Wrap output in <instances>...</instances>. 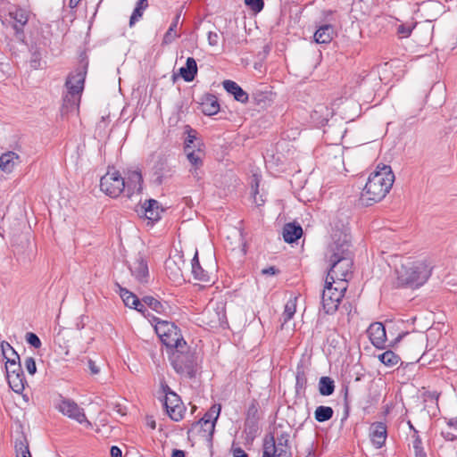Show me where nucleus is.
<instances>
[{"instance_id": "1", "label": "nucleus", "mask_w": 457, "mask_h": 457, "mask_svg": "<svg viewBox=\"0 0 457 457\" xmlns=\"http://www.w3.org/2000/svg\"><path fill=\"white\" fill-rule=\"evenodd\" d=\"M395 181V175L388 165H378L377 170L370 173L368 181L361 194L360 202L362 205H372L381 201L391 189Z\"/></svg>"}, {"instance_id": "2", "label": "nucleus", "mask_w": 457, "mask_h": 457, "mask_svg": "<svg viewBox=\"0 0 457 457\" xmlns=\"http://www.w3.org/2000/svg\"><path fill=\"white\" fill-rule=\"evenodd\" d=\"M432 268L426 261H408L396 269L397 284L419 287L430 277Z\"/></svg>"}, {"instance_id": "3", "label": "nucleus", "mask_w": 457, "mask_h": 457, "mask_svg": "<svg viewBox=\"0 0 457 457\" xmlns=\"http://www.w3.org/2000/svg\"><path fill=\"white\" fill-rule=\"evenodd\" d=\"M197 357L195 351L186 345V347H179L177 350H171L170 353V361L175 371L181 377L193 378L197 372Z\"/></svg>"}, {"instance_id": "4", "label": "nucleus", "mask_w": 457, "mask_h": 457, "mask_svg": "<svg viewBox=\"0 0 457 457\" xmlns=\"http://www.w3.org/2000/svg\"><path fill=\"white\" fill-rule=\"evenodd\" d=\"M87 70V64H82L68 76L65 83L68 92L63 97L64 104L67 106L69 104L72 106L79 104L80 95L84 88Z\"/></svg>"}, {"instance_id": "5", "label": "nucleus", "mask_w": 457, "mask_h": 457, "mask_svg": "<svg viewBox=\"0 0 457 457\" xmlns=\"http://www.w3.org/2000/svg\"><path fill=\"white\" fill-rule=\"evenodd\" d=\"M346 288L345 282L325 280L321 295V303L325 313L333 314L337 312Z\"/></svg>"}, {"instance_id": "6", "label": "nucleus", "mask_w": 457, "mask_h": 457, "mask_svg": "<svg viewBox=\"0 0 457 457\" xmlns=\"http://www.w3.org/2000/svg\"><path fill=\"white\" fill-rule=\"evenodd\" d=\"M350 256H353L350 235L346 230H334L325 253L326 260Z\"/></svg>"}, {"instance_id": "7", "label": "nucleus", "mask_w": 457, "mask_h": 457, "mask_svg": "<svg viewBox=\"0 0 457 457\" xmlns=\"http://www.w3.org/2000/svg\"><path fill=\"white\" fill-rule=\"evenodd\" d=\"M289 437L288 432H281L276 438L272 434L267 435L263 441L262 457H292Z\"/></svg>"}, {"instance_id": "8", "label": "nucleus", "mask_w": 457, "mask_h": 457, "mask_svg": "<svg viewBox=\"0 0 457 457\" xmlns=\"http://www.w3.org/2000/svg\"><path fill=\"white\" fill-rule=\"evenodd\" d=\"M155 330L167 348L177 350L179 347H186L187 342L181 336L179 328L174 323L160 320L155 326Z\"/></svg>"}, {"instance_id": "9", "label": "nucleus", "mask_w": 457, "mask_h": 457, "mask_svg": "<svg viewBox=\"0 0 457 457\" xmlns=\"http://www.w3.org/2000/svg\"><path fill=\"white\" fill-rule=\"evenodd\" d=\"M329 263V270L326 279L337 282H345L352 274L353 266V256L343 257L338 259L327 260Z\"/></svg>"}, {"instance_id": "10", "label": "nucleus", "mask_w": 457, "mask_h": 457, "mask_svg": "<svg viewBox=\"0 0 457 457\" xmlns=\"http://www.w3.org/2000/svg\"><path fill=\"white\" fill-rule=\"evenodd\" d=\"M100 188L110 197H118L125 190V179L117 170H108L101 178Z\"/></svg>"}, {"instance_id": "11", "label": "nucleus", "mask_w": 457, "mask_h": 457, "mask_svg": "<svg viewBox=\"0 0 457 457\" xmlns=\"http://www.w3.org/2000/svg\"><path fill=\"white\" fill-rule=\"evenodd\" d=\"M54 407L63 415L67 416L70 419H72L79 423L82 424L87 422L89 424V421L87 420L84 410L80 408L77 403L73 400L65 398L62 395H59L58 400L54 403Z\"/></svg>"}, {"instance_id": "12", "label": "nucleus", "mask_w": 457, "mask_h": 457, "mask_svg": "<svg viewBox=\"0 0 457 457\" xmlns=\"http://www.w3.org/2000/svg\"><path fill=\"white\" fill-rule=\"evenodd\" d=\"M11 19L13 21L12 29H14V37L18 42L25 43L24 26L29 21V12L22 8H16L9 12Z\"/></svg>"}, {"instance_id": "13", "label": "nucleus", "mask_w": 457, "mask_h": 457, "mask_svg": "<svg viewBox=\"0 0 457 457\" xmlns=\"http://www.w3.org/2000/svg\"><path fill=\"white\" fill-rule=\"evenodd\" d=\"M163 405L167 414L172 420L179 421L183 419L186 407L177 394H171V395L167 396L164 399Z\"/></svg>"}, {"instance_id": "14", "label": "nucleus", "mask_w": 457, "mask_h": 457, "mask_svg": "<svg viewBox=\"0 0 457 457\" xmlns=\"http://www.w3.org/2000/svg\"><path fill=\"white\" fill-rule=\"evenodd\" d=\"M125 179V190L123 191L128 198H131L135 194H140L142 191L143 178L139 170L128 171Z\"/></svg>"}, {"instance_id": "15", "label": "nucleus", "mask_w": 457, "mask_h": 457, "mask_svg": "<svg viewBox=\"0 0 457 457\" xmlns=\"http://www.w3.org/2000/svg\"><path fill=\"white\" fill-rule=\"evenodd\" d=\"M367 334L371 344L378 349H384L386 341V333L384 325L381 322H374L370 325Z\"/></svg>"}, {"instance_id": "16", "label": "nucleus", "mask_w": 457, "mask_h": 457, "mask_svg": "<svg viewBox=\"0 0 457 457\" xmlns=\"http://www.w3.org/2000/svg\"><path fill=\"white\" fill-rule=\"evenodd\" d=\"M15 369H7V380L9 386L15 393L21 394L27 382L21 366H15Z\"/></svg>"}, {"instance_id": "17", "label": "nucleus", "mask_w": 457, "mask_h": 457, "mask_svg": "<svg viewBox=\"0 0 457 457\" xmlns=\"http://www.w3.org/2000/svg\"><path fill=\"white\" fill-rule=\"evenodd\" d=\"M370 439L377 448H380L385 445L387 432L386 426L383 422H375L370 426Z\"/></svg>"}, {"instance_id": "18", "label": "nucleus", "mask_w": 457, "mask_h": 457, "mask_svg": "<svg viewBox=\"0 0 457 457\" xmlns=\"http://www.w3.org/2000/svg\"><path fill=\"white\" fill-rule=\"evenodd\" d=\"M20 162L21 159L18 154L12 151L5 152L0 156V170L10 174Z\"/></svg>"}, {"instance_id": "19", "label": "nucleus", "mask_w": 457, "mask_h": 457, "mask_svg": "<svg viewBox=\"0 0 457 457\" xmlns=\"http://www.w3.org/2000/svg\"><path fill=\"white\" fill-rule=\"evenodd\" d=\"M202 145L203 144L201 142H198L197 145H194V147L196 148L185 151L188 162L195 167L194 170H191V173L195 178H197V179H199L197 169L203 165V152L201 150Z\"/></svg>"}, {"instance_id": "20", "label": "nucleus", "mask_w": 457, "mask_h": 457, "mask_svg": "<svg viewBox=\"0 0 457 457\" xmlns=\"http://www.w3.org/2000/svg\"><path fill=\"white\" fill-rule=\"evenodd\" d=\"M224 89L230 95H232L237 102L245 104L248 101V94L235 81L224 80L222 82Z\"/></svg>"}, {"instance_id": "21", "label": "nucleus", "mask_w": 457, "mask_h": 457, "mask_svg": "<svg viewBox=\"0 0 457 457\" xmlns=\"http://www.w3.org/2000/svg\"><path fill=\"white\" fill-rule=\"evenodd\" d=\"M337 35L334 26L324 24L318 28L314 33V40L318 44H328Z\"/></svg>"}, {"instance_id": "22", "label": "nucleus", "mask_w": 457, "mask_h": 457, "mask_svg": "<svg viewBox=\"0 0 457 457\" xmlns=\"http://www.w3.org/2000/svg\"><path fill=\"white\" fill-rule=\"evenodd\" d=\"M141 209L145 217L152 221L158 220L162 212V209H160L159 203L154 199L146 200Z\"/></svg>"}, {"instance_id": "23", "label": "nucleus", "mask_w": 457, "mask_h": 457, "mask_svg": "<svg viewBox=\"0 0 457 457\" xmlns=\"http://www.w3.org/2000/svg\"><path fill=\"white\" fill-rule=\"evenodd\" d=\"M283 238L287 243H294L303 235L302 227L295 223H287L283 228Z\"/></svg>"}, {"instance_id": "24", "label": "nucleus", "mask_w": 457, "mask_h": 457, "mask_svg": "<svg viewBox=\"0 0 457 457\" xmlns=\"http://www.w3.org/2000/svg\"><path fill=\"white\" fill-rule=\"evenodd\" d=\"M131 274L139 281H145V278L148 276V267L146 262L141 258H137L129 265Z\"/></svg>"}, {"instance_id": "25", "label": "nucleus", "mask_w": 457, "mask_h": 457, "mask_svg": "<svg viewBox=\"0 0 457 457\" xmlns=\"http://www.w3.org/2000/svg\"><path fill=\"white\" fill-rule=\"evenodd\" d=\"M201 111L208 116L216 114L220 111V104L216 96L211 94L204 96L201 103Z\"/></svg>"}, {"instance_id": "26", "label": "nucleus", "mask_w": 457, "mask_h": 457, "mask_svg": "<svg viewBox=\"0 0 457 457\" xmlns=\"http://www.w3.org/2000/svg\"><path fill=\"white\" fill-rule=\"evenodd\" d=\"M191 266H192V275L195 280H198L201 282H205V283L211 282V277H210L208 271L204 270L199 263L197 251L195 252V253L192 259Z\"/></svg>"}, {"instance_id": "27", "label": "nucleus", "mask_w": 457, "mask_h": 457, "mask_svg": "<svg viewBox=\"0 0 457 457\" xmlns=\"http://www.w3.org/2000/svg\"><path fill=\"white\" fill-rule=\"evenodd\" d=\"M179 74L187 82H191L195 79L197 74V64L193 57L187 59L186 66L179 69Z\"/></svg>"}, {"instance_id": "28", "label": "nucleus", "mask_w": 457, "mask_h": 457, "mask_svg": "<svg viewBox=\"0 0 457 457\" xmlns=\"http://www.w3.org/2000/svg\"><path fill=\"white\" fill-rule=\"evenodd\" d=\"M379 400L380 395L378 392L370 391L363 401L362 411L367 414L374 412Z\"/></svg>"}, {"instance_id": "29", "label": "nucleus", "mask_w": 457, "mask_h": 457, "mask_svg": "<svg viewBox=\"0 0 457 457\" xmlns=\"http://www.w3.org/2000/svg\"><path fill=\"white\" fill-rule=\"evenodd\" d=\"M118 287L120 289V295L124 304L129 308L138 309L137 307L141 305V301L139 298L132 292L121 287L120 285H118Z\"/></svg>"}, {"instance_id": "30", "label": "nucleus", "mask_w": 457, "mask_h": 457, "mask_svg": "<svg viewBox=\"0 0 457 457\" xmlns=\"http://www.w3.org/2000/svg\"><path fill=\"white\" fill-rule=\"evenodd\" d=\"M143 302L159 314H165L170 309V306L166 303H162L153 296H145Z\"/></svg>"}, {"instance_id": "31", "label": "nucleus", "mask_w": 457, "mask_h": 457, "mask_svg": "<svg viewBox=\"0 0 457 457\" xmlns=\"http://www.w3.org/2000/svg\"><path fill=\"white\" fill-rule=\"evenodd\" d=\"M180 19V12L177 13L170 25V28L168 29L167 32L165 33L162 43L163 44H170L173 42L177 37H179V35L176 32V29L178 28L179 22Z\"/></svg>"}, {"instance_id": "32", "label": "nucleus", "mask_w": 457, "mask_h": 457, "mask_svg": "<svg viewBox=\"0 0 457 457\" xmlns=\"http://www.w3.org/2000/svg\"><path fill=\"white\" fill-rule=\"evenodd\" d=\"M215 424L216 423H214L213 421L210 422V421H206L205 420H200L195 425V428L199 427L200 428V432L203 433L202 436L205 437L209 442H212V436H213V433H214V430H215Z\"/></svg>"}, {"instance_id": "33", "label": "nucleus", "mask_w": 457, "mask_h": 457, "mask_svg": "<svg viewBox=\"0 0 457 457\" xmlns=\"http://www.w3.org/2000/svg\"><path fill=\"white\" fill-rule=\"evenodd\" d=\"M335 383L329 377H321L319 381V392L321 395L328 396L334 393Z\"/></svg>"}, {"instance_id": "34", "label": "nucleus", "mask_w": 457, "mask_h": 457, "mask_svg": "<svg viewBox=\"0 0 457 457\" xmlns=\"http://www.w3.org/2000/svg\"><path fill=\"white\" fill-rule=\"evenodd\" d=\"M148 7L147 0H138L137 2L136 7L130 16L129 19V26L133 27L134 24L139 21V19L143 16L145 10Z\"/></svg>"}, {"instance_id": "35", "label": "nucleus", "mask_w": 457, "mask_h": 457, "mask_svg": "<svg viewBox=\"0 0 457 457\" xmlns=\"http://www.w3.org/2000/svg\"><path fill=\"white\" fill-rule=\"evenodd\" d=\"M334 414V411L329 406H318L314 411V418L318 422H325L329 420Z\"/></svg>"}, {"instance_id": "36", "label": "nucleus", "mask_w": 457, "mask_h": 457, "mask_svg": "<svg viewBox=\"0 0 457 457\" xmlns=\"http://www.w3.org/2000/svg\"><path fill=\"white\" fill-rule=\"evenodd\" d=\"M307 384V377L304 370V367L303 363L298 364L296 367V375H295V388L298 392L299 390H303L305 388Z\"/></svg>"}, {"instance_id": "37", "label": "nucleus", "mask_w": 457, "mask_h": 457, "mask_svg": "<svg viewBox=\"0 0 457 457\" xmlns=\"http://www.w3.org/2000/svg\"><path fill=\"white\" fill-rule=\"evenodd\" d=\"M258 420H259L245 419V433L246 434L247 438L253 440L257 436L259 431Z\"/></svg>"}, {"instance_id": "38", "label": "nucleus", "mask_w": 457, "mask_h": 457, "mask_svg": "<svg viewBox=\"0 0 457 457\" xmlns=\"http://www.w3.org/2000/svg\"><path fill=\"white\" fill-rule=\"evenodd\" d=\"M378 359L382 363L388 367L396 365L400 361L399 356L392 351H386L385 353L379 354Z\"/></svg>"}, {"instance_id": "39", "label": "nucleus", "mask_w": 457, "mask_h": 457, "mask_svg": "<svg viewBox=\"0 0 457 457\" xmlns=\"http://www.w3.org/2000/svg\"><path fill=\"white\" fill-rule=\"evenodd\" d=\"M15 450H16L17 457H23V455H30V452L29 449V444L24 436H21V439L16 441Z\"/></svg>"}, {"instance_id": "40", "label": "nucleus", "mask_w": 457, "mask_h": 457, "mask_svg": "<svg viewBox=\"0 0 457 457\" xmlns=\"http://www.w3.org/2000/svg\"><path fill=\"white\" fill-rule=\"evenodd\" d=\"M187 137L185 140L184 151L194 149V145L200 142L199 140H196V131L191 129L189 126H187Z\"/></svg>"}, {"instance_id": "41", "label": "nucleus", "mask_w": 457, "mask_h": 457, "mask_svg": "<svg viewBox=\"0 0 457 457\" xmlns=\"http://www.w3.org/2000/svg\"><path fill=\"white\" fill-rule=\"evenodd\" d=\"M295 311H296V305H295V300H289L286 303L285 309H284V312L282 314L283 322L287 323V321H289L295 315Z\"/></svg>"}, {"instance_id": "42", "label": "nucleus", "mask_w": 457, "mask_h": 457, "mask_svg": "<svg viewBox=\"0 0 457 457\" xmlns=\"http://www.w3.org/2000/svg\"><path fill=\"white\" fill-rule=\"evenodd\" d=\"M220 410L221 406L220 404H213L201 420H205L210 422L213 421L216 423L220 416Z\"/></svg>"}, {"instance_id": "43", "label": "nucleus", "mask_w": 457, "mask_h": 457, "mask_svg": "<svg viewBox=\"0 0 457 457\" xmlns=\"http://www.w3.org/2000/svg\"><path fill=\"white\" fill-rule=\"evenodd\" d=\"M414 28H415V24L412 22L400 24L397 27V34L401 37H407L411 35V33Z\"/></svg>"}, {"instance_id": "44", "label": "nucleus", "mask_w": 457, "mask_h": 457, "mask_svg": "<svg viewBox=\"0 0 457 457\" xmlns=\"http://www.w3.org/2000/svg\"><path fill=\"white\" fill-rule=\"evenodd\" d=\"M245 3L255 12H260L264 7L263 0H245Z\"/></svg>"}, {"instance_id": "45", "label": "nucleus", "mask_w": 457, "mask_h": 457, "mask_svg": "<svg viewBox=\"0 0 457 457\" xmlns=\"http://www.w3.org/2000/svg\"><path fill=\"white\" fill-rule=\"evenodd\" d=\"M26 341L30 345H32L33 347L35 348H40L41 346V340L39 339V337L35 334V333H32V332H28L26 334Z\"/></svg>"}, {"instance_id": "46", "label": "nucleus", "mask_w": 457, "mask_h": 457, "mask_svg": "<svg viewBox=\"0 0 457 457\" xmlns=\"http://www.w3.org/2000/svg\"><path fill=\"white\" fill-rule=\"evenodd\" d=\"M24 366L30 375H34L36 373L37 366L33 357H27L24 360Z\"/></svg>"}, {"instance_id": "47", "label": "nucleus", "mask_w": 457, "mask_h": 457, "mask_svg": "<svg viewBox=\"0 0 457 457\" xmlns=\"http://www.w3.org/2000/svg\"><path fill=\"white\" fill-rule=\"evenodd\" d=\"M252 420H259L257 404L253 403L247 410L246 418Z\"/></svg>"}, {"instance_id": "48", "label": "nucleus", "mask_w": 457, "mask_h": 457, "mask_svg": "<svg viewBox=\"0 0 457 457\" xmlns=\"http://www.w3.org/2000/svg\"><path fill=\"white\" fill-rule=\"evenodd\" d=\"M40 61L41 54L37 51L33 52L30 59V67L33 69H38L40 66Z\"/></svg>"}, {"instance_id": "49", "label": "nucleus", "mask_w": 457, "mask_h": 457, "mask_svg": "<svg viewBox=\"0 0 457 457\" xmlns=\"http://www.w3.org/2000/svg\"><path fill=\"white\" fill-rule=\"evenodd\" d=\"M208 43L212 46H215L219 43V34L217 32L210 31L208 33Z\"/></svg>"}, {"instance_id": "50", "label": "nucleus", "mask_w": 457, "mask_h": 457, "mask_svg": "<svg viewBox=\"0 0 457 457\" xmlns=\"http://www.w3.org/2000/svg\"><path fill=\"white\" fill-rule=\"evenodd\" d=\"M262 274L266 276H274L279 273V270L275 266H270L262 270Z\"/></svg>"}, {"instance_id": "51", "label": "nucleus", "mask_w": 457, "mask_h": 457, "mask_svg": "<svg viewBox=\"0 0 457 457\" xmlns=\"http://www.w3.org/2000/svg\"><path fill=\"white\" fill-rule=\"evenodd\" d=\"M87 366H88V369H89L91 374L96 375L100 372V368L96 365V363L93 360L88 359Z\"/></svg>"}, {"instance_id": "52", "label": "nucleus", "mask_w": 457, "mask_h": 457, "mask_svg": "<svg viewBox=\"0 0 457 457\" xmlns=\"http://www.w3.org/2000/svg\"><path fill=\"white\" fill-rule=\"evenodd\" d=\"M15 366H21L20 362H16V357L7 358L5 369L16 370Z\"/></svg>"}, {"instance_id": "53", "label": "nucleus", "mask_w": 457, "mask_h": 457, "mask_svg": "<svg viewBox=\"0 0 457 457\" xmlns=\"http://www.w3.org/2000/svg\"><path fill=\"white\" fill-rule=\"evenodd\" d=\"M161 388H162V393L165 395L164 399H165L167 396L171 395V394H176L175 392H173V391L170 389V387L166 384V382H162V383H161Z\"/></svg>"}, {"instance_id": "54", "label": "nucleus", "mask_w": 457, "mask_h": 457, "mask_svg": "<svg viewBox=\"0 0 457 457\" xmlns=\"http://www.w3.org/2000/svg\"><path fill=\"white\" fill-rule=\"evenodd\" d=\"M6 349H9L12 352L13 355H15L16 359L18 361H20V356L18 355V353L13 350V348L8 344V343H3L2 344V350H3V354L5 356V353H6Z\"/></svg>"}, {"instance_id": "55", "label": "nucleus", "mask_w": 457, "mask_h": 457, "mask_svg": "<svg viewBox=\"0 0 457 457\" xmlns=\"http://www.w3.org/2000/svg\"><path fill=\"white\" fill-rule=\"evenodd\" d=\"M233 455H234V457H248L246 453L240 447L233 450Z\"/></svg>"}, {"instance_id": "56", "label": "nucleus", "mask_w": 457, "mask_h": 457, "mask_svg": "<svg viewBox=\"0 0 457 457\" xmlns=\"http://www.w3.org/2000/svg\"><path fill=\"white\" fill-rule=\"evenodd\" d=\"M110 452L112 457H121V450L118 446H112Z\"/></svg>"}, {"instance_id": "57", "label": "nucleus", "mask_w": 457, "mask_h": 457, "mask_svg": "<svg viewBox=\"0 0 457 457\" xmlns=\"http://www.w3.org/2000/svg\"><path fill=\"white\" fill-rule=\"evenodd\" d=\"M113 411L120 416L126 415V409L120 404L115 405Z\"/></svg>"}, {"instance_id": "58", "label": "nucleus", "mask_w": 457, "mask_h": 457, "mask_svg": "<svg viewBox=\"0 0 457 457\" xmlns=\"http://www.w3.org/2000/svg\"><path fill=\"white\" fill-rule=\"evenodd\" d=\"M415 457H427L423 446L414 449Z\"/></svg>"}, {"instance_id": "59", "label": "nucleus", "mask_w": 457, "mask_h": 457, "mask_svg": "<svg viewBox=\"0 0 457 457\" xmlns=\"http://www.w3.org/2000/svg\"><path fill=\"white\" fill-rule=\"evenodd\" d=\"M446 423L450 428H453L457 431V417L448 419Z\"/></svg>"}, {"instance_id": "60", "label": "nucleus", "mask_w": 457, "mask_h": 457, "mask_svg": "<svg viewBox=\"0 0 457 457\" xmlns=\"http://www.w3.org/2000/svg\"><path fill=\"white\" fill-rule=\"evenodd\" d=\"M256 187H258V183H257V182H256ZM257 194H258V191H257V188H255V190H254V196H253V198H254V203H255L257 205L261 206V205H262V204H264V200H263V199H262V197H261V198H257V197H256V195H257Z\"/></svg>"}, {"instance_id": "61", "label": "nucleus", "mask_w": 457, "mask_h": 457, "mask_svg": "<svg viewBox=\"0 0 457 457\" xmlns=\"http://www.w3.org/2000/svg\"><path fill=\"white\" fill-rule=\"evenodd\" d=\"M256 187H258V183H257V182H256ZM257 194H258V191H257V188H255V190H254V196H253V198H254V203H255L257 205L261 206V205H262V204H264V200H263V199H262V197H261V198H257V197H256V195H257Z\"/></svg>"}, {"instance_id": "62", "label": "nucleus", "mask_w": 457, "mask_h": 457, "mask_svg": "<svg viewBox=\"0 0 457 457\" xmlns=\"http://www.w3.org/2000/svg\"><path fill=\"white\" fill-rule=\"evenodd\" d=\"M413 449L419 448L422 446V441L419 436H416L414 437V440L412 442Z\"/></svg>"}, {"instance_id": "63", "label": "nucleus", "mask_w": 457, "mask_h": 457, "mask_svg": "<svg viewBox=\"0 0 457 457\" xmlns=\"http://www.w3.org/2000/svg\"><path fill=\"white\" fill-rule=\"evenodd\" d=\"M442 436L446 439V440H449V441H453L454 439L457 438V436H454L453 435L452 433L450 432H445L443 431L442 432Z\"/></svg>"}, {"instance_id": "64", "label": "nucleus", "mask_w": 457, "mask_h": 457, "mask_svg": "<svg viewBox=\"0 0 457 457\" xmlns=\"http://www.w3.org/2000/svg\"><path fill=\"white\" fill-rule=\"evenodd\" d=\"M171 457H186V454L184 451L175 449L172 451Z\"/></svg>"}]
</instances>
